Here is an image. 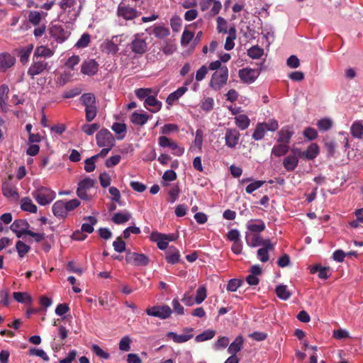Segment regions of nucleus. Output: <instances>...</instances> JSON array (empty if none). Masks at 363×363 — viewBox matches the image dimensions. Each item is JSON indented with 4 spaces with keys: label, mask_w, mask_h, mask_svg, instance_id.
<instances>
[{
    "label": "nucleus",
    "mask_w": 363,
    "mask_h": 363,
    "mask_svg": "<svg viewBox=\"0 0 363 363\" xmlns=\"http://www.w3.org/2000/svg\"><path fill=\"white\" fill-rule=\"evenodd\" d=\"M274 249V245L271 242L262 246L257 250V258L262 262H267L269 260V252L272 251Z\"/></svg>",
    "instance_id": "19"
},
{
    "label": "nucleus",
    "mask_w": 363,
    "mask_h": 363,
    "mask_svg": "<svg viewBox=\"0 0 363 363\" xmlns=\"http://www.w3.org/2000/svg\"><path fill=\"white\" fill-rule=\"evenodd\" d=\"M86 120L91 122L94 119L97 113V108L96 105L88 106L85 108Z\"/></svg>",
    "instance_id": "54"
},
{
    "label": "nucleus",
    "mask_w": 363,
    "mask_h": 363,
    "mask_svg": "<svg viewBox=\"0 0 363 363\" xmlns=\"http://www.w3.org/2000/svg\"><path fill=\"white\" fill-rule=\"evenodd\" d=\"M180 189L177 185L172 186L168 191L167 201L169 203L175 202L179 196Z\"/></svg>",
    "instance_id": "44"
},
{
    "label": "nucleus",
    "mask_w": 363,
    "mask_h": 363,
    "mask_svg": "<svg viewBox=\"0 0 363 363\" xmlns=\"http://www.w3.org/2000/svg\"><path fill=\"white\" fill-rule=\"evenodd\" d=\"M96 157H94V156H92L89 158H87L86 160H85V165H84V169L86 172H93L95 168H96V165H95V162H96Z\"/></svg>",
    "instance_id": "62"
},
{
    "label": "nucleus",
    "mask_w": 363,
    "mask_h": 363,
    "mask_svg": "<svg viewBox=\"0 0 363 363\" xmlns=\"http://www.w3.org/2000/svg\"><path fill=\"white\" fill-rule=\"evenodd\" d=\"M216 332L213 330H206L202 333L198 335L195 337L197 342H203L211 340L215 336Z\"/></svg>",
    "instance_id": "42"
},
{
    "label": "nucleus",
    "mask_w": 363,
    "mask_h": 363,
    "mask_svg": "<svg viewBox=\"0 0 363 363\" xmlns=\"http://www.w3.org/2000/svg\"><path fill=\"white\" fill-rule=\"evenodd\" d=\"M294 135V131L291 128L286 125L283 127L277 133V142L288 145L290 143L291 138Z\"/></svg>",
    "instance_id": "17"
},
{
    "label": "nucleus",
    "mask_w": 363,
    "mask_h": 363,
    "mask_svg": "<svg viewBox=\"0 0 363 363\" xmlns=\"http://www.w3.org/2000/svg\"><path fill=\"white\" fill-rule=\"evenodd\" d=\"M123 40V35H114L110 40L104 41L102 45L106 53L115 55L118 52V45Z\"/></svg>",
    "instance_id": "7"
},
{
    "label": "nucleus",
    "mask_w": 363,
    "mask_h": 363,
    "mask_svg": "<svg viewBox=\"0 0 363 363\" xmlns=\"http://www.w3.org/2000/svg\"><path fill=\"white\" fill-rule=\"evenodd\" d=\"M241 284L242 281L237 279H232L228 281L226 289L228 291H236L237 289L240 286Z\"/></svg>",
    "instance_id": "64"
},
{
    "label": "nucleus",
    "mask_w": 363,
    "mask_h": 363,
    "mask_svg": "<svg viewBox=\"0 0 363 363\" xmlns=\"http://www.w3.org/2000/svg\"><path fill=\"white\" fill-rule=\"evenodd\" d=\"M206 298V289L204 286H201L196 291L195 297V303L197 304L201 303Z\"/></svg>",
    "instance_id": "52"
},
{
    "label": "nucleus",
    "mask_w": 363,
    "mask_h": 363,
    "mask_svg": "<svg viewBox=\"0 0 363 363\" xmlns=\"http://www.w3.org/2000/svg\"><path fill=\"white\" fill-rule=\"evenodd\" d=\"M2 193L4 196L17 200L19 195L16 191V188L13 186L9 181L3 182L1 186Z\"/></svg>",
    "instance_id": "16"
},
{
    "label": "nucleus",
    "mask_w": 363,
    "mask_h": 363,
    "mask_svg": "<svg viewBox=\"0 0 363 363\" xmlns=\"http://www.w3.org/2000/svg\"><path fill=\"white\" fill-rule=\"evenodd\" d=\"M126 262L135 266H145L148 264L149 259L144 254L128 252L125 256Z\"/></svg>",
    "instance_id": "9"
},
{
    "label": "nucleus",
    "mask_w": 363,
    "mask_h": 363,
    "mask_svg": "<svg viewBox=\"0 0 363 363\" xmlns=\"http://www.w3.org/2000/svg\"><path fill=\"white\" fill-rule=\"evenodd\" d=\"M90 42V35L88 33H84L75 44L78 48H86Z\"/></svg>",
    "instance_id": "58"
},
{
    "label": "nucleus",
    "mask_w": 363,
    "mask_h": 363,
    "mask_svg": "<svg viewBox=\"0 0 363 363\" xmlns=\"http://www.w3.org/2000/svg\"><path fill=\"white\" fill-rule=\"evenodd\" d=\"M187 88L186 86L178 88L176 91L171 93L167 98V104L171 106L176 104L178 100L186 92Z\"/></svg>",
    "instance_id": "20"
},
{
    "label": "nucleus",
    "mask_w": 363,
    "mask_h": 363,
    "mask_svg": "<svg viewBox=\"0 0 363 363\" xmlns=\"http://www.w3.org/2000/svg\"><path fill=\"white\" fill-rule=\"evenodd\" d=\"M298 164L297 155H288L283 160V166L287 171H294Z\"/></svg>",
    "instance_id": "27"
},
{
    "label": "nucleus",
    "mask_w": 363,
    "mask_h": 363,
    "mask_svg": "<svg viewBox=\"0 0 363 363\" xmlns=\"http://www.w3.org/2000/svg\"><path fill=\"white\" fill-rule=\"evenodd\" d=\"M260 74V71L256 69L249 67L243 68L239 70L238 76L240 80L245 84L253 83Z\"/></svg>",
    "instance_id": "8"
},
{
    "label": "nucleus",
    "mask_w": 363,
    "mask_h": 363,
    "mask_svg": "<svg viewBox=\"0 0 363 363\" xmlns=\"http://www.w3.org/2000/svg\"><path fill=\"white\" fill-rule=\"evenodd\" d=\"M41 18V13L39 11H32L29 13L28 20L32 24L35 26H37L40 23Z\"/></svg>",
    "instance_id": "56"
},
{
    "label": "nucleus",
    "mask_w": 363,
    "mask_h": 363,
    "mask_svg": "<svg viewBox=\"0 0 363 363\" xmlns=\"http://www.w3.org/2000/svg\"><path fill=\"white\" fill-rule=\"evenodd\" d=\"M52 213L58 218L65 219L67 216L64 200L55 201L52 206Z\"/></svg>",
    "instance_id": "21"
},
{
    "label": "nucleus",
    "mask_w": 363,
    "mask_h": 363,
    "mask_svg": "<svg viewBox=\"0 0 363 363\" xmlns=\"http://www.w3.org/2000/svg\"><path fill=\"white\" fill-rule=\"evenodd\" d=\"M185 333L177 335L174 332H169L167 334V337L172 339L176 343H183L186 342L188 340H191L193 337V335L191 332L193 331V328H186L184 329Z\"/></svg>",
    "instance_id": "11"
},
{
    "label": "nucleus",
    "mask_w": 363,
    "mask_h": 363,
    "mask_svg": "<svg viewBox=\"0 0 363 363\" xmlns=\"http://www.w3.org/2000/svg\"><path fill=\"white\" fill-rule=\"evenodd\" d=\"M264 54L263 49L258 46H253L247 50V55L252 59H259Z\"/></svg>",
    "instance_id": "49"
},
{
    "label": "nucleus",
    "mask_w": 363,
    "mask_h": 363,
    "mask_svg": "<svg viewBox=\"0 0 363 363\" xmlns=\"http://www.w3.org/2000/svg\"><path fill=\"white\" fill-rule=\"evenodd\" d=\"M213 106L214 100L212 97H204L200 104L201 108L206 112L212 111Z\"/></svg>",
    "instance_id": "43"
},
{
    "label": "nucleus",
    "mask_w": 363,
    "mask_h": 363,
    "mask_svg": "<svg viewBox=\"0 0 363 363\" xmlns=\"http://www.w3.org/2000/svg\"><path fill=\"white\" fill-rule=\"evenodd\" d=\"M131 340L128 336H124L119 342V349L122 351L128 352L130 350Z\"/></svg>",
    "instance_id": "63"
},
{
    "label": "nucleus",
    "mask_w": 363,
    "mask_h": 363,
    "mask_svg": "<svg viewBox=\"0 0 363 363\" xmlns=\"http://www.w3.org/2000/svg\"><path fill=\"white\" fill-rule=\"evenodd\" d=\"M130 217V213L128 212H118L114 214L112 218V220L116 224H123L128 221Z\"/></svg>",
    "instance_id": "37"
},
{
    "label": "nucleus",
    "mask_w": 363,
    "mask_h": 363,
    "mask_svg": "<svg viewBox=\"0 0 363 363\" xmlns=\"http://www.w3.org/2000/svg\"><path fill=\"white\" fill-rule=\"evenodd\" d=\"M177 234H162L160 233V250L165 251V259L169 264H174L180 259V253L178 249L174 246L167 248L168 242L177 239Z\"/></svg>",
    "instance_id": "1"
},
{
    "label": "nucleus",
    "mask_w": 363,
    "mask_h": 363,
    "mask_svg": "<svg viewBox=\"0 0 363 363\" xmlns=\"http://www.w3.org/2000/svg\"><path fill=\"white\" fill-rule=\"evenodd\" d=\"M147 44L145 40L135 37L130 44L132 51L135 54H143L145 52Z\"/></svg>",
    "instance_id": "22"
},
{
    "label": "nucleus",
    "mask_w": 363,
    "mask_h": 363,
    "mask_svg": "<svg viewBox=\"0 0 363 363\" xmlns=\"http://www.w3.org/2000/svg\"><path fill=\"white\" fill-rule=\"evenodd\" d=\"M160 47L164 54L170 55L176 50L175 39L170 38L165 40L164 42H160Z\"/></svg>",
    "instance_id": "23"
},
{
    "label": "nucleus",
    "mask_w": 363,
    "mask_h": 363,
    "mask_svg": "<svg viewBox=\"0 0 363 363\" xmlns=\"http://www.w3.org/2000/svg\"><path fill=\"white\" fill-rule=\"evenodd\" d=\"M178 131H179L178 125L176 124H173V123L164 124L160 130V133L162 134H169L170 133L178 132Z\"/></svg>",
    "instance_id": "59"
},
{
    "label": "nucleus",
    "mask_w": 363,
    "mask_h": 363,
    "mask_svg": "<svg viewBox=\"0 0 363 363\" xmlns=\"http://www.w3.org/2000/svg\"><path fill=\"white\" fill-rule=\"evenodd\" d=\"M353 137L362 138L363 135V123L361 121L354 122L350 128Z\"/></svg>",
    "instance_id": "36"
},
{
    "label": "nucleus",
    "mask_w": 363,
    "mask_h": 363,
    "mask_svg": "<svg viewBox=\"0 0 363 363\" xmlns=\"http://www.w3.org/2000/svg\"><path fill=\"white\" fill-rule=\"evenodd\" d=\"M289 149V145L284 143L275 145L272 149L271 155L279 157L285 155L288 152Z\"/></svg>",
    "instance_id": "34"
},
{
    "label": "nucleus",
    "mask_w": 363,
    "mask_h": 363,
    "mask_svg": "<svg viewBox=\"0 0 363 363\" xmlns=\"http://www.w3.org/2000/svg\"><path fill=\"white\" fill-rule=\"evenodd\" d=\"M147 118L146 114L134 112L130 117V121L134 124L142 125L147 121Z\"/></svg>",
    "instance_id": "40"
},
{
    "label": "nucleus",
    "mask_w": 363,
    "mask_h": 363,
    "mask_svg": "<svg viewBox=\"0 0 363 363\" xmlns=\"http://www.w3.org/2000/svg\"><path fill=\"white\" fill-rule=\"evenodd\" d=\"M246 242L247 244L252 247L257 246H263L267 243V242H271L269 240H263L259 235L254 234L250 238L249 235H246Z\"/></svg>",
    "instance_id": "24"
},
{
    "label": "nucleus",
    "mask_w": 363,
    "mask_h": 363,
    "mask_svg": "<svg viewBox=\"0 0 363 363\" xmlns=\"http://www.w3.org/2000/svg\"><path fill=\"white\" fill-rule=\"evenodd\" d=\"M319 147L316 143H311L307 150L302 152V157L306 160H313L319 154Z\"/></svg>",
    "instance_id": "26"
},
{
    "label": "nucleus",
    "mask_w": 363,
    "mask_h": 363,
    "mask_svg": "<svg viewBox=\"0 0 363 363\" xmlns=\"http://www.w3.org/2000/svg\"><path fill=\"white\" fill-rule=\"evenodd\" d=\"M21 208L31 213H35L38 211L37 206L29 197H24L21 200Z\"/></svg>",
    "instance_id": "28"
},
{
    "label": "nucleus",
    "mask_w": 363,
    "mask_h": 363,
    "mask_svg": "<svg viewBox=\"0 0 363 363\" xmlns=\"http://www.w3.org/2000/svg\"><path fill=\"white\" fill-rule=\"evenodd\" d=\"M54 52L50 48L45 46H39L37 47L35 50L33 57H37L38 59H42L41 57H50L53 55Z\"/></svg>",
    "instance_id": "32"
},
{
    "label": "nucleus",
    "mask_w": 363,
    "mask_h": 363,
    "mask_svg": "<svg viewBox=\"0 0 363 363\" xmlns=\"http://www.w3.org/2000/svg\"><path fill=\"white\" fill-rule=\"evenodd\" d=\"M33 197L41 206L51 203L55 198V193L52 190L41 186L32 192Z\"/></svg>",
    "instance_id": "3"
},
{
    "label": "nucleus",
    "mask_w": 363,
    "mask_h": 363,
    "mask_svg": "<svg viewBox=\"0 0 363 363\" xmlns=\"http://www.w3.org/2000/svg\"><path fill=\"white\" fill-rule=\"evenodd\" d=\"M80 100L85 108L96 104V98L94 95L91 93L82 94L80 97Z\"/></svg>",
    "instance_id": "41"
},
{
    "label": "nucleus",
    "mask_w": 363,
    "mask_h": 363,
    "mask_svg": "<svg viewBox=\"0 0 363 363\" xmlns=\"http://www.w3.org/2000/svg\"><path fill=\"white\" fill-rule=\"evenodd\" d=\"M118 15L125 20H133L138 16L137 11L128 6L120 4L118 7Z\"/></svg>",
    "instance_id": "14"
},
{
    "label": "nucleus",
    "mask_w": 363,
    "mask_h": 363,
    "mask_svg": "<svg viewBox=\"0 0 363 363\" xmlns=\"http://www.w3.org/2000/svg\"><path fill=\"white\" fill-rule=\"evenodd\" d=\"M240 133L235 128H228L225 131V145L230 147H235L239 142Z\"/></svg>",
    "instance_id": "12"
},
{
    "label": "nucleus",
    "mask_w": 363,
    "mask_h": 363,
    "mask_svg": "<svg viewBox=\"0 0 363 363\" xmlns=\"http://www.w3.org/2000/svg\"><path fill=\"white\" fill-rule=\"evenodd\" d=\"M16 249L20 257H23L30 250V247L23 241L18 240L16 243Z\"/></svg>",
    "instance_id": "45"
},
{
    "label": "nucleus",
    "mask_w": 363,
    "mask_h": 363,
    "mask_svg": "<svg viewBox=\"0 0 363 363\" xmlns=\"http://www.w3.org/2000/svg\"><path fill=\"white\" fill-rule=\"evenodd\" d=\"M228 79V69L224 65L212 74L209 86L214 91H219L227 84Z\"/></svg>",
    "instance_id": "2"
},
{
    "label": "nucleus",
    "mask_w": 363,
    "mask_h": 363,
    "mask_svg": "<svg viewBox=\"0 0 363 363\" xmlns=\"http://www.w3.org/2000/svg\"><path fill=\"white\" fill-rule=\"evenodd\" d=\"M96 184V180L89 177H86L78 184L77 189V195L83 200L88 201L90 197L86 194V191L92 188Z\"/></svg>",
    "instance_id": "6"
},
{
    "label": "nucleus",
    "mask_w": 363,
    "mask_h": 363,
    "mask_svg": "<svg viewBox=\"0 0 363 363\" xmlns=\"http://www.w3.org/2000/svg\"><path fill=\"white\" fill-rule=\"evenodd\" d=\"M33 48V45H28L26 47L22 48L20 51V61L23 64H26L28 62L30 55L32 52V50Z\"/></svg>",
    "instance_id": "39"
},
{
    "label": "nucleus",
    "mask_w": 363,
    "mask_h": 363,
    "mask_svg": "<svg viewBox=\"0 0 363 363\" xmlns=\"http://www.w3.org/2000/svg\"><path fill=\"white\" fill-rule=\"evenodd\" d=\"M247 229L254 233H259L265 229V224L262 220H250L247 224Z\"/></svg>",
    "instance_id": "25"
},
{
    "label": "nucleus",
    "mask_w": 363,
    "mask_h": 363,
    "mask_svg": "<svg viewBox=\"0 0 363 363\" xmlns=\"http://www.w3.org/2000/svg\"><path fill=\"white\" fill-rule=\"evenodd\" d=\"M234 119L235 125L241 130L247 129L250 125V120L248 116L245 114L238 115Z\"/></svg>",
    "instance_id": "30"
},
{
    "label": "nucleus",
    "mask_w": 363,
    "mask_h": 363,
    "mask_svg": "<svg viewBox=\"0 0 363 363\" xmlns=\"http://www.w3.org/2000/svg\"><path fill=\"white\" fill-rule=\"evenodd\" d=\"M209 6H211L210 14L211 16H216L219 13L222 5L221 3L218 0H207L206 3H202L201 5L202 11L206 10Z\"/></svg>",
    "instance_id": "18"
},
{
    "label": "nucleus",
    "mask_w": 363,
    "mask_h": 363,
    "mask_svg": "<svg viewBox=\"0 0 363 363\" xmlns=\"http://www.w3.org/2000/svg\"><path fill=\"white\" fill-rule=\"evenodd\" d=\"M99 69V65L94 60H88L83 62L81 66L82 74L93 76L96 74Z\"/></svg>",
    "instance_id": "13"
},
{
    "label": "nucleus",
    "mask_w": 363,
    "mask_h": 363,
    "mask_svg": "<svg viewBox=\"0 0 363 363\" xmlns=\"http://www.w3.org/2000/svg\"><path fill=\"white\" fill-rule=\"evenodd\" d=\"M169 149L172 150V153L177 157L182 156L184 153V147L179 146L175 141L171 143Z\"/></svg>",
    "instance_id": "57"
},
{
    "label": "nucleus",
    "mask_w": 363,
    "mask_h": 363,
    "mask_svg": "<svg viewBox=\"0 0 363 363\" xmlns=\"http://www.w3.org/2000/svg\"><path fill=\"white\" fill-rule=\"evenodd\" d=\"M29 223L26 220L23 219L14 220L10 226L11 230L18 238L22 237L23 235H27V231H29Z\"/></svg>",
    "instance_id": "10"
},
{
    "label": "nucleus",
    "mask_w": 363,
    "mask_h": 363,
    "mask_svg": "<svg viewBox=\"0 0 363 363\" xmlns=\"http://www.w3.org/2000/svg\"><path fill=\"white\" fill-rule=\"evenodd\" d=\"M112 130L118 135L117 139L122 140L126 133V125L125 123H114L112 125Z\"/></svg>",
    "instance_id": "38"
},
{
    "label": "nucleus",
    "mask_w": 363,
    "mask_h": 363,
    "mask_svg": "<svg viewBox=\"0 0 363 363\" xmlns=\"http://www.w3.org/2000/svg\"><path fill=\"white\" fill-rule=\"evenodd\" d=\"M265 123H258L256 125L254 133H252V138L255 140H261L264 138L266 133Z\"/></svg>",
    "instance_id": "35"
},
{
    "label": "nucleus",
    "mask_w": 363,
    "mask_h": 363,
    "mask_svg": "<svg viewBox=\"0 0 363 363\" xmlns=\"http://www.w3.org/2000/svg\"><path fill=\"white\" fill-rule=\"evenodd\" d=\"M91 351L99 357L104 359H108L110 358V354L108 352L104 351L102 348H101L97 345H93L91 346Z\"/></svg>",
    "instance_id": "50"
},
{
    "label": "nucleus",
    "mask_w": 363,
    "mask_h": 363,
    "mask_svg": "<svg viewBox=\"0 0 363 363\" xmlns=\"http://www.w3.org/2000/svg\"><path fill=\"white\" fill-rule=\"evenodd\" d=\"M194 38V33L189 30H184L182 38L181 44L182 46H186Z\"/></svg>",
    "instance_id": "61"
},
{
    "label": "nucleus",
    "mask_w": 363,
    "mask_h": 363,
    "mask_svg": "<svg viewBox=\"0 0 363 363\" xmlns=\"http://www.w3.org/2000/svg\"><path fill=\"white\" fill-rule=\"evenodd\" d=\"M100 128L98 123L84 124L82 126V130L88 135H93Z\"/></svg>",
    "instance_id": "51"
},
{
    "label": "nucleus",
    "mask_w": 363,
    "mask_h": 363,
    "mask_svg": "<svg viewBox=\"0 0 363 363\" xmlns=\"http://www.w3.org/2000/svg\"><path fill=\"white\" fill-rule=\"evenodd\" d=\"M177 179V174L172 169L165 171L162 175V185L167 186L168 183Z\"/></svg>",
    "instance_id": "46"
},
{
    "label": "nucleus",
    "mask_w": 363,
    "mask_h": 363,
    "mask_svg": "<svg viewBox=\"0 0 363 363\" xmlns=\"http://www.w3.org/2000/svg\"><path fill=\"white\" fill-rule=\"evenodd\" d=\"M243 344V338L242 336H238L235 340L230 345L228 348V352L229 354L235 355L237 352H238Z\"/></svg>",
    "instance_id": "33"
},
{
    "label": "nucleus",
    "mask_w": 363,
    "mask_h": 363,
    "mask_svg": "<svg viewBox=\"0 0 363 363\" xmlns=\"http://www.w3.org/2000/svg\"><path fill=\"white\" fill-rule=\"evenodd\" d=\"M96 143L99 147H113L115 139L107 129H101L96 135Z\"/></svg>",
    "instance_id": "5"
},
{
    "label": "nucleus",
    "mask_w": 363,
    "mask_h": 363,
    "mask_svg": "<svg viewBox=\"0 0 363 363\" xmlns=\"http://www.w3.org/2000/svg\"><path fill=\"white\" fill-rule=\"evenodd\" d=\"M217 30L219 33H227L228 32V23L227 21L221 17L217 18Z\"/></svg>",
    "instance_id": "53"
},
{
    "label": "nucleus",
    "mask_w": 363,
    "mask_h": 363,
    "mask_svg": "<svg viewBox=\"0 0 363 363\" xmlns=\"http://www.w3.org/2000/svg\"><path fill=\"white\" fill-rule=\"evenodd\" d=\"M64 204L65 206V210L67 213L72 211L75 208H77L80 205V201L77 199H73L71 200H64Z\"/></svg>",
    "instance_id": "48"
},
{
    "label": "nucleus",
    "mask_w": 363,
    "mask_h": 363,
    "mask_svg": "<svg viewBox=\"0 0 363 363\" xmlns=\"http://www.w3.org/2000/svg\"><path fill=\"white\" fill-rule=\"evenodd\" d=\"M275 292L278 298L284 301L288 300L291 296V291L288 289L287 286L284 284L278 285L276 287Z\"/></svg>",
    "instance_id": "31"
},
{
    "label": "nucleus",
    "mask_w": 363,
    "mask_h": 363,
    "mask_svg": "<svg viewBox=\"0 0 363 363\" xmlns=\"http://www.w3.org/2000/svg\"><path fill=\"white\" fill-rule=\"evenodd\" d=\"M16 59L11 54L4 52L0 54V72H5L14 65Z\"/></svg>",
    "instance_id": "15"
},
{
    "label": "nucleus",
    "mask_w": 363,
    "mask_h": 363,
    "mask_svg": "<svg viewBox=\"0 0 363 363\" xmlns=\"http://www.w3.org/2000/svg\"><path fill=\"white\" fill-rule=\"evenodd\" d=\"M84 220L88 223H83L81 231L86 233H91L94 231V225L97 223V218L94 216H86Z\"/></svg>",
    "instance_id": "29"
},
{
    "label": "nucleus",
    "mask_w": 363,
    "mask_h": 363,
    "mask_svg": "<svg viewBox=\"0 0 363 363\" xmlns=\"http://www.w3.org/2000/svg\"><path fill=\"white\" fill-rule=\"evenodd\" d=\"M265 183L264 181L261 180H257L254 181L251 184L247 186L245 190L247 194H252L259 188H260Z\"/></svg>",
    "instance_id": "60"
},
{
    "label": "nucleus",
    "mask_w": 363,
    "mask_h": 363,
    "mask_svg": "<svg viewBox=\"0 0 363 363\" xmlns=\"http://www.w3.org/2000/svg\"><path fill=\"white\" fill-rule=\"evenodd\" d=\"M13 297L18 303H30L31 302V297L23 292H13Z\"/></svg>",
    "instance_id": "47"
},
{
    "label": "nucleus",
    "mask_w": 363,
    "mask_h": 363,
    "mask_svg": "<svg viewBox=\"0 0 363 363\" xmlns=\"http://www.w3.org/2000/svg\"><path fill=\"white\" fill-rule=\"evenodd\" d=\"M332 121L330 118H325L318 121L317 125L322 131L328 130L332 126Z\"/></svg>",
    "instance_id": "55"
},
{
    "label": "nucleus",
    "mask_w": 363,
    "mask_h": 363,
    "mask_svg": "<svg viewBox=\"0 0 363 363\" xmlns=\"http://www.w3.org/2000/svg\"><path fill=\"white\" fill-rule=\"evenodd\" d=\"M50 68V67L49 63L45 60L33 57V62L28 68V74L33 79L35 76L40 74L45 71L49 70Z\"/></svg>",
    "instance_id": "4"
}]
</instances>
